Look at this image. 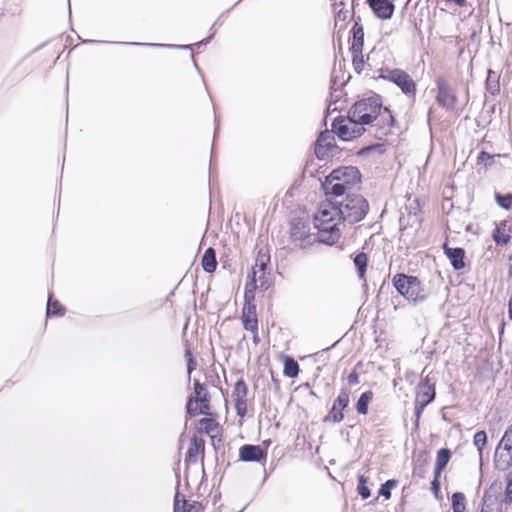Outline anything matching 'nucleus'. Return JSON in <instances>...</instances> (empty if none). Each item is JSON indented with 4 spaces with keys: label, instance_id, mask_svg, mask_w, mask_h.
Here are the masks:
<instances>
[{
    "label": "nucleus",
    "instance_id": "obj_43",
    "mask_svg": "<svg viewBox=\"0 0 512 512\" xmlns=\"http://www.w3.org/2000/svg\"><path fill=\"white\" fill-rule=\"evenodd\" d=\"M268 275L269 273H266V271H259L256 276V282H259L258 287L263 291L267 290L269 287Z\"/></svg>",
    "mask_w": 512,
    "mask_h": 512
},
{
    "label": "nucleus",
    "instance_id": "obj_27",
    "mask_svg": "<svg viewBox=\"0 0 512 512\" xmlns=\"http://www.w3.org/2000/svg\"><path fill=\"white\" fill-rule=\"evenodd\" d=\"M487 92L491 95H496L500 91L499 75L493 70H488L485 82Z\"/></svg>",
    "mask_w": 512,
    "mask_h": 512
},
{
    "label": "nucleus",
    "instance_id": "obj_40",
    "mask_svg": "<svg viewBox=\"0 0 512 512\" xmlns=\"http://www.w3.org/2000/svg\"><path fill=\"white\" fill-rule=\"evenodd\" d=\"M257 288L256 283L253 285L252 278H250V282H247L244 292V305L254 304L253 301L255 299V289Z\"/></svg>",
    "mask_w": 512,
    "mask_h": 512
},
{
    "label": "nucleus",
    "instance_id": "obj_23",
    "mask_svg": "<svg viewBox=\"0 0 512 512\" xmlns=\"http://www.w3.org/2000/svg\"><path fill=\"white\" fill-rule=\"evenodd\" d=\"M269 262H270L269 253L260 250L256 256L255 264L252 267V272L250 275H248L249 278H252L253 285L256 283V276H257L258 272L266 271Z\"/></svg>",
    "mask_w": 512,
    "mask_h": 512
},
{
    "label": "nucleus",
    "instance_id": "obj_2",
    "mask_svg": "<svg viewBox=\"0 0 512 512\" xmlns=\"http://www.w3.org/2000/svg\"><path fill=\"white\" fill-rule=\"evenodd\" d=\"M382 108L381 97L374 94L355 102L348 113L353 121L364 127V125H369L378 118Z\"/></svg>",
    "mask_w": 512,
    "mask_h": 512
},
{
    "label": "nucleus",
    "instance_id": "obj_16",
    "mask_svg": "<svg viewBox=\"0 0 512 512\" xmlns=\"http://www.w3.org/2000/svg\"><path fill=\"white\" fill-rule=\"evenodd\" d=\"M367 3L380 19H390L394 13L395 6L391 0H367Z\"/></svg>",
    "mask_w": 512,
    "mask_h": 512
},
{
    "label": "nucleus",
    "instance_id": "obj_14",
    "mask_svg": "<svg viewBox=\"0 0 512 512\" xmlns=\"http://www.w3.org/2000/svg\"><path fill=\"white\" fill-rule=\"evenodd\" d=\"M349 401V391L342 389L333 403V406L328 415V419L334 423L341 422L344 419V414L342 411L348 406Z\"/></svg>",
    "mask_w": 512,
    "mask_h": 512
},
{
    "label": "nucleus",
    "instance_id": "obj_26",
    "mask_svg": "<svg viewBox=\"0 0 512 512\" xmlns=\"http://www.w3.org/2000/svg\"><path fill=\"white\" fill-rule=\"evenodd\" d=\"M506 228H507L506 222H501L493 230V235H492L493 240L496 242L497 245H505L510 241L511 236L507 232Z\"/></svg>",
    "mask_w": 512,
    "mask_h": 512
},
{
    "label": "nucleus",
    "instance_id": "obj_64",
    "mask_svg": "<svg viewBox=\"0 0 512 512\" xmlns=\"http://www.w3.org/2000/svg\"><path fill=\"white\" fill-rule=\"evenodd\" d=\"M510 261H512V255L510 256Z\"/></svg>",
    "mask_w": 512,
    "mask_h": 512
},
{
    "label": "nucleus",
    "instance_id": "obj_19",
    "mask_svg": "<svg viewBox=\"0 0 512 512\" xmlns=\"http://www.w3.org/2000/svg\"><path fill=\"white\" fill-rule=\"evenodd\" d=\"M322 189L327 196L341 197L343 195L352 194L346 187L343 186L339 181L332 180L330 175L325 177V180L321 184Z\"/></svg>",
    "mask_w": 512,
    "mask_h": 512
},
{
    "label": "nucleus",
    "instance_id": "obj_42",
    "mask_svg": "<svg viewBox=\"0 0 512 512\" xmlns=\"http://www.w3.org/2000/svg\"><path fill=\"white\" fill-rule=\"evenodd\" d=\"M351 53H352V57H353L352 64H353L354 70L356 73L360 74L364 67L363 54L356 53V52H351Z\"/></svg>",
    "mask_w": 512,
    "mask_h": 512
},
{
    "label": "nucleus",
    "instance_id": "obj_30",
    "mask_svg": "<svg viewBox=\"0 0 512 512\" xmlns=\"http://www.w3.org/2000/svg\"><path fill=\"white\" fill-rule=\"evenodd\" d=\"M299 371L300 368L298 362L294 358L287 356L284 359V375L289 378H295L298 376Z\"/></svg>",
    "mask_w": 512,
    "mask_h": 512
},
{
    "label": "nucleus",
    "instance_id": "obj_8",
    "mask_svg": "<svg viewBox=\"0 0 512 512\" xmlns=\"http://www.w3.org/2000/svg\"><path fill=\"white\" fill-rule=\"evenodd\" d=\"M332 180H337L350 192L361 183V173L357 167L343 166L334 169L330 174Z\"/></svg>",
    "mask_w": 512,
    "mask_h": 512
},
{
    "label": "nucleus",
    "instance_id": "obj_46",
    "mask_svg": "<svg viewBox=\"0 0 512 512\" xmlns=\"http://www.w3.org/2000/svg\"><path fill=\"white\" fill-rule=\"evenodd\" d=\"M185 357L187 359V372L190 375L196 369V362L192 356L190 349H186Z\"/></svg>",
    "mask_w": 512,
    "mask_h": 512
},
{
    "label": "nucleus",
    "instance_id": "obj_33",
    "mask_svg": "<svg viewBox=\"0 0 512 512\" xmlns=\"http://www.w3.org/2000/svg\"><path fill=\"white\" fill-rule=\"evenodd\" d=\"M487 443V434L484 430L477 431L473 437V444L476 446L479 454L480 464L482 465L483 449Z\"/></svg>",
    "mask_w": 512,
    "mask_h": 512
},
{
    "label": "nucleus",
    "instance_id": "obj_53",
    "mask_svg": "<svg viewBox=\"0 0 512 512\" xmlns=\"http://www.w3.org/2000/svg\"><path fill=\"white\" fill-rule=\"evenodd\" d=\"M348 0H331L334 9L345 8Z\"/></svg>",
    "mask_w": 512,
    "mask_h": 512
},
{
    "label": "nucleus",
    "instance_id": "obj_62",
    "mask_svg": "<svg viewBox=\"0 0 512 512\" xmlns=\"http://www.w3.org/2000/svg\"><path fill=\"white\" fill-rule=\"evenodd\" d=\"M90 43H102V41L89 40Z\"/></svg>",
    "mask_w": 512,
    "mask_h": 512
},
{
    "label": "nucleus",
    "instance_id": "obj_55",
    "mask_svg": "<svg viewBox=\"0 0 512 512\" xmlns=\"http://www.w3.org/2000/svg\"><path fill=\"white\" fill-rule=\"evenodd\" d=\"M211 423H212V420L208 419V418H202L200 420V424L202 426H204L207 431L209 430V427H210Z\"/></svg>",
    "mask_w": 512,
    "mask_h": 512
},
{
    "label": "nucleus",
    "instance_id": "obj_44",
    "mask_svg": "<svg viewBox=\"0 0 512 512\" xmlns=\"http://www.w3.org/2000/svg\"><path fill=\"white\" fill-rule=\"evenodd\" d=\"M493 157L488 152L481 151L477 157V164L478 165H484L489 166L493 163Z\"/></svg>",
    "mask_w": 512,
    "mask_h": 512
},
{
    "label": "nucleus",
    "instance_id": "obj_3",
    "mask_svg": "<svg viewBox=\"0 0 512 512\" xmlns=\"http://www.w3.org/2000/svg\"><path fill=\"white\" fill-rule=\"evenodd\" d=\"M340 218L349 224L362 221L369 212L368 201L360 194H347L345 199L338 202Z\"/></svg>",
    "mask_w": 512,
    "mask_h": 512
},
{
    "label": "nucleus",
    "instance_id": "obj_34",
    "mask_svg": "<svg viewBox=\"0 0 512 512\" xmlns=\"http://www.w3.org/2000/svg\"><path fill=\"white\" fill-rule=\"evenodd\" d=\"M118 44L125 45H139V46H150L159 48H170V49H192L193 45H177V44H158V43H138V42H117Z\"/></svg>",
    "mask_w": 512,
    "mask_h": 512
},
{
    "label": "nucleus",
    "instance_id": "obj_28",
    "mask_svg": "<svg viewBox=\"0 0 512 512\" xmlns=\"http://www.w3.org/2000/svg\"><path fill=\"white\" fill-rule=\"evenodd\" d=\"M65 308L60 304L58 300L53 299L52 293L49 294L46 315L50 316H62L64 315Z\"/></svg>",
    "mask_w": 512,
    "mask_h": 512
},
{
    "label": "nucleus",
    "instance_id": "obj_29",
    "mask_svg": "<svg viewBox=\"0 0 512 512\" xmlns=\"http://www.w3.org/2000/svg\"><path fill=\"white\" fill-rule=\"evenodd\" d=\"M373 398V392L368 390L363 392L357 403H356V410L361 415H366L368 413V406Z\"/></svg>",
    "mask_w": 512,
    "mask_h": 512
},
{
    "label": "nucleus",
    "instance_id": "obj_58",
    "mask_svg": "<svg viewBox=\"0 0 512 512\" xmlns=\"http://www.w3.org/2000/svg\"><path fill=\"white\" fill-rule=\"evenodd\" d=\"M446 2H454L459 7H464L467 3V0H445Z\"/></svg>",
    "mask_w": 512,
    "mask_h": 512
},
{
    "label": "nucleus",
    "instance_id": "obj_24",
    "mask_svg": "<svg viewBox=\"0 0 512 512\" xmlns=\"http://www.w3.org/2000/svg\"><path fill=\"white\" fill-rule=\"evenodd\" d=\"M201 265L205 272L212 273L217 268V260H216V252L215 249L209 247L205 250L202 259Z\"/></svg>",
    "mask_w": 512,
    "mask_h": 512
},
{
    "label": "nucleus",
    "instance_id": "obj_52",
    "mask_svg": "<svg viewBox=\"0 0 512 512\" xmlns=\"http://www.w3.org/2000/svg\"><path fill=\"white\" fill-rule=\"evenodd\" d=\"M425 408L426 407H422L421 406V403L415 401V412H414V414H415V417H416V422L419 421V419L421 417V414H422V412H423V410Z\"/></svg>",
    "mask_w": 512,
    "mask_h": 512
},
{
    "label": "nucleus",
    "instance_id": "obj_38",
    "mask_svg": "<svg viewBox=\"0 0 512 512\" xmlns=\"http://www.w3.org/2000/svg\"><path fill=\"white\" fill-rule=\"evenodd\" d=\"M357 492L362 499H368L371 496V491L367 486V478L364 475L358 476Z\"/></svg>",
    "mask_w": 512,
    "mask_h": 512
},
{
    "label": "nucleus",
    "instance_id": "obj_32",
    "mask_svg": "<svg viewBox=\"0 0 512 512\" xmlns=\"http://www.w3.org/2000/svg\"><path fill=\"white\" fill-rule=\"evenodd\" d=\"M247 394H248V386L245 383L243 378H240L237 380V382L234 385L232 396L234 398V401L237 400H247Z\"/></svg>",
    "mask_w": 512,
    "mask_h": 512
},
{
    "label": "nucleus",
    "instance_id": "obj_13",
    "mask_svg": "<svg viewBox=\"0 0 512 512\" xmlns=\"http://www.w3.org/2000/svg\"><path fill=\"white\" fill-rule=\"evenodd\" d=\"M267 457V451L260 445L245 444L239 449V459L244 462H262Z\"/></svg>",
    "mask_w": 512,
    "mask_h": 512
},
{
    "label": "nucleus",
    "instance_id": "obj_15",
    "mask_svg": "<svg viewBox=\"0 0 512 512\" xmlns=\"http://www.w3.org/2000/svg\"><path fill=\"white\" fill-rule=\"evenodd\" d=\"M375 121V136L378 139H382L383 137L387 136L390 132V128L395 124V118L393 117L391 111L386 107L382 108L380 115Z\"/></svg>",
    "mask_w": 512,
    "mask_h": 512
},
{
    "label": "nucleus",
    "instance_id": "obj_51",
    "mask_svg": "<svg viewBox=\"0 0 512 512\" xmlns=\"http://www.w3.org/2000/svg\"><path fill=\"white\" fill-rule=\"evenodd\" d=\"M347 382L349 385H357L359 383V375L358 373L353 370L348 376H347Z\"/></svg>",
    "mask_w": 512,
    "mask_h": 512
},
{
    "label": "nucleus",
    "instance_id": "obj_39",
    "mask_svg": "<svg viewBox=\"0 0 512 512\" xmlns=\"http://www.w3.org/2000/svg\"><path fill=\"white\" fill-rule=\"evenodd\" d=\"M397 480L389 479L383 483L378 491L379 496L384 497L386 500L391 498V490L396 487Z\"/></svg>",
    "mask_w": 512,
    "mask_h": 512
},
{
    "label": "nucleus",
    "instance_id": "obj_21",
    "mask_svg": "<svg viewBox=\"0 0 512 512\" xmlns=\"http://www.w3.org/2000/svg\"><path fill=\"white\" fill-rule=\"evenodd\" d=\"M310 234L309 225L302 219H294L290 225V238L293 241H302Z\"/></svg>",
    "mask_w": 512,
    "mask_h": 512
},
{
    "label": "nucleus",
    "instance_id": "obj_37",
    "mask_svg": "<svg viewBox=\"0 0 512 512\" xmlns=\"http://www.w3.org/2000/svg\"><path fill=\"white\" fill-rule=\"evenodd\" d=\"M204 507L200 502L193 501L189 503L185 497H182V505L180 507L181 512H203Z\"/></svg>",
    "mask_w": 512,
    "mask_h": 512
},
{
    "label": "nucleus",
    "instance_id": "obj_7",
    "mask_svg": "<svg viewBox=\"0 0 512 512\" xmlns=\"http://www.w3.org/2000/svg\"><path fill=\"white\" fill-rule=\"evenodd\" d=\"M494 462L497 469L506 470L512 466V424L507 428L495 450Z\"/></svg>",
    "mask_w": 512,
    "mask_h": 512
},
{
    "label": "nucleus",
    "instance_id": "obj_31",
    "mask_svg": "<svg viewBox=\"0 0 512 512\" xmlns=\"http://www.w3.org/2000/svg\"><path fill=\"white\" fill-rule=\"evenodd\" d=\"M353 261H354V265L356 267L357 274H358L359 278L363 279L365 276L367 264H368L367 254L364 252H360L354 257Z\"/></svg>",
    "mask_w": 512,
    "mask_h": 512
},
{
    "label": "nucleus",
    "instance_id": "obj_59",
    "mask_svg": "<svg viewBox=\"0 0 512 512\" xmlns=\"http://www.w3.org/2000/svg\"><path fill=\"white\" fill-rule=\"evenodd\" d=\"M253 333V342L255 344H258L260 342V338H259V335H258V329L255 330V331H251Z\"/></svg>",
    "mask_w": 512,
    "mask_h": 512
},
{
    "label": "nucleus",
    "instance_id": "obj_11",
    "mask_svg": "<svg viewBox=\"0 0 512 512\" xmlns=\"http://www.w3.org/2000/svg\"><path fill=\"white\" fill-rule=\"evenodd\" d=\"M436 396L435 384L430 383L429 376L423 378L417 385L416 402L421 403L422 407L428 406L434 401Z\"/></svg>",
    "mask_w": 512,
    "mask_h": 512
},
{
    "label": "nucleus",
    "instance_id": "obj_47",
    "mask_svg": "<svg viewBox=\"0 0 512 512\" xmlns=\"http://www.w3.org/2000/svg\"><path fill=\"white\" fill-rule=\"evenodd\" d=\"M439 478H440V476H436V474H434V479L431 482V490L437 499H440L441 486H440Z\"/></svg>",
    "mask_w": 512,
    "mask_h": 512
},
{
    "label": "nucleus",
    "instance_id": "obj_20",
    "mask_svg": "<svg viewBox=\"0 0 512 512\" xmlns=\"http://www.w3.org/2000/svg\"><path fill=\"white\" fill-rule=\"evenodd\" d=\"M241 320L245 330L255 331L258 329L255 304H248L243 306Z\"/></svg>",
    "mask_w": 512,
    "mask_h": 512
},
{
    "label": "nucleus",
    "instance_id": "obj_6",
    "mask_svg": "<svg viewBox=\"0 0 512 512\" xmlns=\"http://www.w3.org/2000/svg\"><path fill=\"white\" fill-rule=\"evenodd\" d=\"M379 77L388 80L397 85L407 96H414L416 93V84L412 77L401 69L382 68Z\"/></svg>",
    "mask_w": 512,
    "mask_h": 512
},
{
    "label": "nucleus",
    "instance_id": "obj_35",
    "mask_svg": "<svg viewBox=\"0 0 512 512\" xmlns=\"http://www.w3.org/2000/svg\"><path fill=\"white\" fill-rule=\"evenodd\" d=\"M465 495L462 492H455L452 495V510L453 512H465Z\"/></svg>",
    "mask_w": 512,
    "mask_h": 512
},
{
    "label": "nucleus",
    "instance_id": "obj_4",
    "mask_svg": "<svg viewBox=\"0 0 512 512\" xmlns=\"http://www.w3.org/2000/svg\"><path fill=\"white\" fill-rule=\"evenodd\" d=\"M392 281L397 292L408 301L418 302L425 299L421 282L417 277L398 273Z\"/></svg>",
    "mask_w": 512,
    "mask_h": 512
},
{
    "label": "nucleus",
    "instance_id": "obj_12",
    "mask_svg": "<svg viewBox=\"0 0 512 512\" xmlns=\"http://www.w3.org/2000/svg\"><path fill=\"white\" fill-rule=\"evenodd\" d=\"M209 402L210 397L208 393H204L202 397H189L186 404V412L191 417L199 414L208 415L210 409Z\"/></svg>",
    "mask_w": 512,
    "mask_h": 512
},
{
    "label": "nucleus",
    "instance_id": "obj_22",
    "mask_svg": "<svg viewBox=\"0 0 512 512\" xmlns=\"http://www.w3.org/2000/svg\"><path fill=\"white\" fill-rule=\"evenodd\" d=\"M360 18L355 21L352 28V43L350 47L351 52L362 53L364 45V29L359 23Z\"/></svg>",
    "mask_w": 512,
    "mask_h": 512
},
{
    "label": "nucleus",
    "instance_id": "obj_61",
    "mask_svg": "<svg viewBox=\"0 0 512 512\" xmlns=\"http://www.w3.org/2000/svg\"><path fill=\"white\" fill-rule=\"evenodd\" d=\"M191 58H192V61H193V63H194L195 68H196V69H199V68H198V66H197V63H196V61H195V59H194V55H193V53L191 54Z\"/></svg>",
    "mask_w": 512,
    "mask_h": 512
},
{
    "label": "nucleus",
    "instance_id": "obj_5",
    "mask_svg": "<svg viewBox=\"0 0 512 512\" xmlns=\"http://www.w3.org/2000/svg\"><path fill=\"white\" fill-rule=\"evenodd\" d=\"M332 131L343 141H351L364 134L366 129L353 121L348 113L347 117L338 116L332 122Z\"/></svg>",
    "mask_w": 512,
    "mask_h": 512
},
{
    "label": "nucleus",
    "instance_id": "obj_18",
    "mask_svg": "<svg viewBox=\"0 0 512 512\" xmlns=\"http://www.w3.org/2000/svg\"><path fill=\"white\" fill-rule=\"evenodd\" d=\"M205 440L201 437H192L187 453L186 461L195 464L198 461L199 456L204 457Z\"/></svg>",
    "mask_w": 512,
    "mask_h": 512
},
{
    "label": "nucleus",
    "instance_id": "obj_41",
    "mask_svg": "<svg viewBox=\"0 0 512 512\" xmlns=\"http://www.w3.org/2000/svg\"><path fill=\"white\" fill-rule=\"evenodd\" d=\"M496 202L503 209L509 210L512 206V195L496 193Z\"/></svg>",
    "mask_w": 512,
    "mask_h": 512
},
{
    "label": "nucleus",
    "instance_id": "obj_63",
    "mask_svg": "<svg viewBox=\"0 0 512 512\" xmlns=\"http://www.w3.org/2000/svg\"><path fill=\"white\" fill-rule=\"evenodd\" d=\"M273 382L278 385V381L276 379H274V378H273Z\"/></svg>",
    "mask_w": 512,
    "mask_h": 512
},
{
    "label": "nucleus",
    "instance_id": "obj_36",
    "mask_svg": "<svg viewBox=\"0 0 512 512\" xmlns=\"http://www.w3.org/2000/svg\"><path fill=\"white\" fill-rule=\"evenodd\" d=\"M335 13V27L339 30L345 29V21L349 16V10L345 8L334 9Z\"/></svg>",
    "mask_w": 512,
    "mask_h": 512
},
{
    "label": "nucleus",
    "instance_id": "obj_49",
    "mask_svg": "<svg viewBox=\"0 0 512 512\" xmlns=\"http://www.w3.org/2000/svg\"><path fill=\"white\" fill-rule=\"evenodd\" d=\"M505 498L508 499L509 501H512V471L508 474L507 477Z\"/></svg>",
    "mask_w": 512,
    "mask_h": 512
},
{
    "label": "nucleus",
    "instance_id": "obj_17",
    "mask_svg": "<svg viewBox=\"0 0 512 512\" xmlns=\"http://www.w3.org/2000/svg\"><path fill=\"white\" fill-rule=\"evenodd\" d=\"M444 253L455 270H461L465 267V250L460 247L451 248L447 243L443 245Z\"/></svg>",
    "mask_w": 512,
    "mask_h": 512
},
{
    "label": "nucleus",
    "instance_id": "obj_25",
    "mask_svg": "<svg viewBox=\"0 0 512 512\" xmlns=\"http://www.w3.org/2000/svg\"><path fill=\"white\" fill-rule=\"evenodd\" d=\"M450 458L451 451L448 448H441L438 450L434 467V474H436V476H440L445 470Z\"/></svg>",
    "mask_w": 512,
    "mask_h": 512
},
{
    "label": "nucleus",
    "instance_id": "obj_1",
    "mask_svg": "<svg viewBox=\"0 0 512 512\" xmlns=\"http://www.w3.org/2000/svg\"><path fill=\"white\" fill-rule=\"evenodd\" d=\"M341 220L338 202L322 203L314 216V225L318 229L319 241L328 245L337 243L341 236L338 228Z\"/></svg>",
    "mask_w": 512,
    "mask_h": 512
},
{
    "label": "nucleus",
    "instance_id": "obj_56",
    "mask_svg": "<svg viewBox=\"0 0 512 512\" xmlns=\"http://www.w3.org/2000/svg\"><path fill=\"white\" fill-rule=\"evenodd\" d=\"M213 35H214V33H212L208 38H205V39H203V40H201V41H199V42L195 43L194 45H195V46H198V47H199V46H201V45H206L207 43H209V42H210V40H211V38L213 37Z\"/></svg>",
    "mask_w": 512,
    "mask_h": 512
},
{
    "label": "nucleus",
    "instance_id": "obj_54",
    "mask_svg": "<svg viewBox=\"0 0 512 512\" xmlns=\"http://www.w3.org/2000/svg\"><path fill=\"white\" fill-rule=\"evenodd\" d=\"M182 497H184V496L181 495L177 491L176 494H175V497H174V508H175V510H180V500L182 501Z\"/></svg>",
    "mask_w": 512,
    "mask_h": 512
},
{
    "label": "nucleus",
    "instance_id": "obj_9",
    "mask_svg": "<svg viewBox=\"0 0 512 512\" xmlns=\"http://www.w3.org/2000/svg\"><path fill=\"white\" fill-rule=\"evenodd\" d=\"M338 146L335 142L333 131L325 130L321 132L315 143V155L319 160H326L335 155Z\"/></svg>",
    "mask_w": 512,
    "mask_h": 512
},
{
    "label": "nucleus",
    "instance_id": "obj_50",
    "mask_svg": "<svg viewBox=\"0 0 512 512\" xmlns=\"http://www.w3.org/2000/svg\"><path fill=\"white\" fill-rule=\"evenodd\" d=\"M194 392L196 394L195 397H202L204 393H207L205 385L200 383L198 380L194 381Z\"/></svg>",
    "mask_w": 512,
    "mask_h": 512
},
{
    "label": "nucleus",
    "instance_id": "obj_57",
    "mask_svg": "<svg viewBox=\"0 0 512 512\" xmlns=\"http://www.w3.org/2000/svg\"><path fill=\"white\" fill-rule=\"evenodd\" d=\"M416 463H427V455L422 453L418 456Z\"/></svg>",
    "mask_w": 512,
    "mask_h": 512
},
{
    "label": "nucleus",
    "instance_id": "obj_45",
    "mask_svg": "<svg viewBox=\"0 0 512 512\" xmlns=\"http://www.w3.org/2000/svg\"><path fill=\"white\" fill-rule=\"evenodd\" d=\"M234 402L237 415L244 417L247 414V400H237Z\"/></svg>",
    "mask_w": 512,
    "mask_h": 512
},
{
    "label": "nucleus",
    "instance_id": "obj_48",
    "mask_svg": "<svg viewBox=\"0 0 512 512\" xmlns=\"http://www.w3.org/2000/svg\"><path fill=\"white\" fill-rule=\"evenodd\" d=\"M383 148V145L382 144H372V145H368V146H365L363 147L360 151H359V154L360 155H366L368 153H370L371 151H374V150H382Z\"/></svg>",
    "mask_w": 512,
    "mask_h": 512
},
{
    "label": "nucleus",
    "instance_id": "obj_60",
    "mask_svg": "<svg viewBox=\"0 0 512 512\" xmlns=\"http://www.w3.org/2000/svg\"><path fill=\"white\" fill-rule=\"evenodd\" d=\"M420 469H421L420 465H419V466L414 467V471H415L418 475L422 476V474L420 473Z\"/></svg>",
    "mask_w": 512,
    "mask_h": 512
},
{
    "label": "nucleus",
    "instance_id": "obj_10",
    "mask_svg": "<svg viewBox=\"0 0 512 512\" xmlns=\"http://www.w3.org/2000/svg\"><path fill=\"white\" fill-rule=\"evenodd\" d=\"M437 95L436 102L446 111H453L456 108L457 96L449 82L444 78H437Z\"/></svg>",
    "mask_w": 512,
    "mask_h": 512
}]
</instances>
